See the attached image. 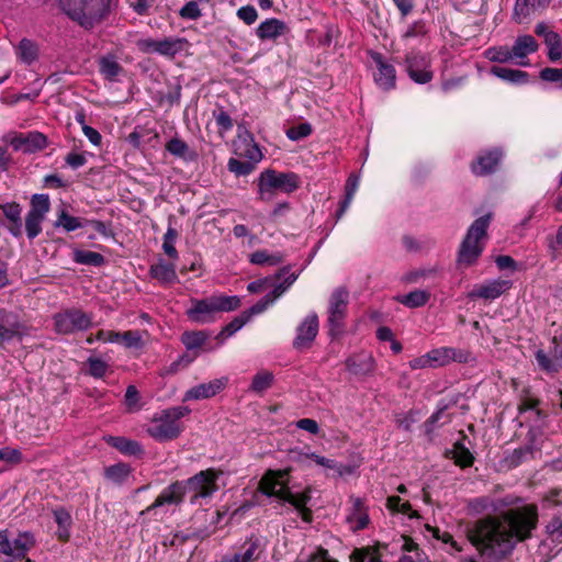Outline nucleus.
Returning <instances> with one entry per match:
<instances>
[{
  "instance_id": "1",
  "label": "nucleus",
  "mask_w": 562,
  "mask_h": 562,
  "mask_svg": "<svg viewBox=\"0 0 562 562\" xmlns=\"http://www.w3.org/2000/svg\"><path fill=\"white\" fill-rule=\"evenodd\" d=\"M537 524V507L524 506L481 518L468 526L465 533L482 557L501 560L509 555L518 542L530 538Z\"/></svg>"
},
{
  "instance_id": "2",
  "label": "nucleus",
  "mask_w": 562,
  "mask_h": 562,
  "mask_svg": "<svg viewBox=\"0 0 562 562\" xmlns=\"http://www.w3.org/2000/svg\"><path fill=\"white\" fill-rule=\"evenodd\" d=\"M222 474V471L211 468L188 480L171 483L161 491L151 505L140 512V516L161 519L166 514L165 506L181 504L186 494H190L191 504H195L200 498L211 497L218 490L216 482Z\"/></svg>"
},
{
  "instance_id": "3",
  "label": "nucleus",
  "mask_w": 562,
  "mask_h": 562,
  "mask_svg": "<svg viewBox=\"0 0 562 562\" xmlns=\"http://www.w3.org/2000/svg\"><path fill=\"white\" fill-rule=\"evenodd\" d=\"M288 470H268L259 482V491L267 496H276L283 502L293 505L302 515L303 519H311V510L306 508L308 503L310 488L299 495H294L286 486Z\"/></svg>"
},
{
  "instance_id": "4",
  "label": "nucleus",
  "mask_w": 562,
  "mask_h": 562,
  "mask_svg": "<svg viewBox=\"0 0 562 562\" xmlns=\"http://www.w3.org/2000/svg\"><path fill=\"white\" fill-rule=\"evenodd\" d=\"M65 14L81 27L90 30L109 13L110 0H59Z\"/></svg>"
},
{
  "instance_id": "5",
  "label": "nucleus",
  "mask_w": 562,
  "mask_h": 562,
  "mask_svg": "<svg viewBox=\"0 0 562 562\" xmlns=\"http://www.w3.org/2000/svg\"><path fill=\"white\" fill-rule=\"evenodd\" d=\"M492 214L476 218L469 227L457 255V263L464 268L475 265L484 250L483 239L487 236V228Z\"/></svg>"
},
{
  "instance_id": "6",
  "label": "nucleus",
  "mask_w": 562,
  "mask_h": 562,
  "mask_svg": "<svg viewBox=\"0 0 562 562\" xmlns=\"http://www.w3.org/2000/svg\"><path fill=\"white\" fill-rule=\"evenodd\" d=\"M299 278L297 273L290 274L283 283L277 285L273 291L267 293L262 299H260L256 304H254L249 310L245 311L239 316L235 317L231 323H228L217 335V339H225L233 336L236 331H238L254 315H258L265 312L270 305H272L279 297H281L290 286L296 281Z\"/></svg>"
},
{
  "instance_id": "7",
  "label": "nucleus",
  "mask_w": 562,
  "mask_h": 562,
  "mask_svg": "<svg viewBox=\"0 0 562 562\" xmlns=\"http://www.w3.org/2000/svg\"><path fill=\"white\" fill-rule=\"evenodd\" d=\"M239 304L240 300L236 295H213L203 300H193L187 314L192 322L205 324L214 319L215 313L235 311Z\"/></svg>"
},
{
  "instance_id": "8",
  "label": "nucleus",
  "mask_w": 562,
  "mask_h": 562,
  "mask_svg": "<svg viewBox=\"0 0 562 562\" xmlns=\"http://www.w3.org/2000/svg\"><path fill=\"white\" fill-rule=\"evenodd\" d=\"M190 408L187 406H177L168 408L151 422L147 428L150 437L158 441H166L177 438L181 432L179 419L187 416Z\"/></svg>"
},
{
  "instance_id": "9",
  "label": "nucleus",
  "mask_w": 562,
  "mask_h": 562,
  "mask_svg": "<svg viewBox=\"0 0 562 562\" xmlns=\"http://www.w3.org/2000/svg\"><path fill=\"white\" fill-rule=\"evenodd\" d=\"M300 177L294 172H278L267 169L258 179L259 198L270 200L277 191L292 193L300 187Z\"/></svg>"
},
{
  "instance_id": "10",
  "label": "nucleus",
  "mask_w": 562,
  "mask_h": 562,
  "mask_svg": "<svg viewBox=\"0 0 562 562\" xmlns=\"http://www.w3.org/2000/svg\"><path fill=\"white\" fill-rule=\"evenodd\" d=\"M91 324V315L76 307L63 310L54 315L55 330L61 335L87 330Z\"/></svg>"
},
{
  "instance_id": "11",
  "label": "nucleus",
  "mask_w": 562,
  "mask_h": 562,
  "mask_svg": "<svg viewBox=\"0 0 562 562\" xmlns=\"http://www.w3.org/2000/svg\"><path fill=\"white\" fill-rule=\"evenodd\" d=\"M348 303L349 292L346 288L340 286L331 292L327 310L330 335H336L342 329Z\"/></svg>"
},
{
  "instance_id": "12",
  "label": "nucleus",
  "mask_w": 562,
  "mask_h": 562,
  "mask_svg": "<svg viewBox=\"0 0 562 562\" xmlns=\"http://www.w3.org/2000/svg\"><path fill=\"white\" fill-rule=\"evenodd\" d=\"M26 333L27 327L16 313L0 308V349L14 340L21 341Z\"/></svg>"
},
{
  "instance_id": "13",
  "label": "nucleus",
  "mask_w": 562,
  "mask_h": 562,
  "mask_svg": "<svg viewBox=\"0 0 562 562\" xmlns=\"http://www.w3.org/2000/svg\"><path fill=\"white\" fill-rule=\"evenodd\" d=\"M513 286L510 280L505 279H488L483 283L475 284L468 293L470 300L483 299L485 301H493L508 292Z\"/></svg>"
},
{
  "instance_id": "14",
  "label": "nucleus",
  "mask_w": 562,
  "mask_h": 562,
  "mask_svg": "<svg viewBox=\"0 0 562 562\" xmlns=\"http://www.w3.org/2000/svg\"><path fill=\"white\" fill-rule=\"evenodd\" d=\"M7 142L14 150H22L23 153H34L47 146V137L40 132L13 133L7 137Z\"/></svg>"
},
{
  "instance_id": "15",
  "label": "nucleus",
  "mask_w": 562,
  "mask_h": 562,
  "mask_svg": "<svg viewBox=\"0 0 562 562\" xmlns=\"http://www.w3.org/2000/svg\"><path fill=\"white\" fill-rule=\"evenodd\" d=\"M406 70L409 78L418 83L425 85L431 81L434 74L430 69V61L420 54H409L406 56Z\"/></svg>"
},
{
  "instance_id": "16",
  "label": "nucleus",
  "mask_w": 562,
  "mask_h": 562,
  "mask_svg": "<svg viewBox=\"0 0 562 562\" xmlns=\"http://www.w3.org/2000/svg\"><path fill=\"white\" fill-rule=\"evenodd\" d=\"M318 333V317L315 313L307 315L296 329L293 341L295 349H305L311 346Z\"/></svg>"
},
{
  "instance_id": "17",
  "label": "nucleus",
  "mask_w": 562,
  "mask_h": 562,
  "mask_svg": "<svg viewBox=\"0 0 562 562\" xmlns=\"http://www.w3.org/2000/svg\"><path fill=\"white\" fill-rule=\"evenodd\" d=\"M227 383V379L221 378L210 381L207 383H202L189 389L183 396V401H199L204 398H210L216 395L220 391H222Z\"/></svg>"
},
{
  "instance_id": "18",
  "label": "nucleus",
  "mask_w": 562,
  "mask_h": 562,
  "mask_svg": "<svg viewBox=\"0 0 562 562\" xmlns=\"http://www.w3.org/2000/svg\"><path fill=\"white\" fill-rule=\"evenodd\" d=\"M289 31L288 25L282 20L270 18L262 21L256 29V36L261 42H276L280 36Z\"/></svg>"
},
{
  "instance_id": "19",
  "label": "nucleus",
  "mask_w": 562,
  "mask_h": 562,
  "mask_svg": "<svg viewBox=\"0 0 562 562\" xmlns=\"http://www.w3.org/2000/svg\"><path fill=\"white\" fill-rule=\"evenodd\" d=\"M36 544L35 537L30 531H21L11 540V561H22L26 558L27 552Z\"/></svg>"
},
{
  "instance_id": "20",
  "label": "nucleus",
  "mask_w": 562,
  "mask_h": 562,
  "mask_svg": "<svg viewBox=\"0 0 562 562\" xmlns=\"http://www.w3.org/2000/svg\"><path fill=\"white\" fill-rule=\"evenodd\" d=\"M376 63L378 71L374 74L376 85L383 90H391L395 87L396 71L395 68L383 61L380 54L373 56Z\"/></svg>"
},
{
  "instance_id": "21",
  "label": "nucleus",
  "mask_w": 562,
  "mask_h": 562,
  "mask_svg": "<svg viewBox=\"0 0 562 562\" xmlns=\"http://www.w3.org/2000/svg\"><path fill=\"white\" fill-rule=\"evenodd\" d=\"M427 358L430 361L431 368L446 366L450 361H467V357L462 351L449 347L434 349L427 352Z\"/></svg>"
},
{
  "instance_id": "22",
  "label": "nucleus",
  "mask_w": 562,
  "mask_h": 562,
  "mask_svg": "<svg viewBox=\"0 0 562 562\" xmlns=\"http://www.w3.org/2000/svg\"><path fill=\"white\" fill-rule=\"evenodd\" d=\"M502 158V153L498 149L490 150L480 155L472 164V171L476 176H486L495 171Z\"/></svg>"
},
{
  "instance_id": "23",
  "label": "nucleus",
  "mask_w": 562,
  "mask_h": 562,
  "mask_svg": "<svg viewBox=\"0 0 562 562\" xmlns=\"http://www.w3.org/2000/svg\"><path fill=\"white\" fill-rule=\"evenodd\" d=\"M293 272H291L292 274ZM290 276V267L281 268L274 276L266 277L262 279L255 280L247 285V290L250 293H260L268 288H274L284 282V280Z\"/></svg>"
},
{
  "instance_id": "24",
  "label": "nucleus",
  "mask_w": 562,
  "mask_h": 562,
  "mask_svg": "<svg viewBox=\"0 0 562 562\" xmlns=\"http://www.w3.org/2000/svg\"><path fill=\"white\" fill-rule=\"evenodd\" d=\"M150 276L162 284H171L178 281L176 266L160 259L149 270Z\"/></svg>"
},
{
  "instance_id": "25",
  "label": "nucleus",
  "mask_w": 562,
  "mask_h": 562,
  "mask_svg": "<svg viewBox=\"0 0 562 562\" xmlns=\"http://www.w3.org/2000/svg\"><path fill=\"white\" fill-rule=\"evenodd\" d=\"M352 509L347 520L352 525L353 530H362L369 525V515L363 501L359 497H352Z\"/></svg>"
},
{
  "instance_id": "26",
  "label": "nucleus",
  "mask_w": 562,
  "mask_h": 562,
  "mask_svg": "<svg viewBox=\"0 0 562 562\" xmlns=\"http://www.w3.org/2000/svg\"><path fill=\"white\" fill-rule=\"evenodd\" d=\"M189 47V42L184 37H165L159 40L158 54L168 58H173Z\"/></svg>"
},
{
  "instance_id": "27",
  "label": "nucleus",
  "mask_w": 562,
  "mask_h": 562,
  "mask_svg": "<svg viewBox=\"0 0 562 562\" xmlns=\"http://www.w3.org/2000/svg\"><path fill=\"white\" fill-rule=\"evenodd\" d=\"M551 0H516L514 15L518 22L527 18L532 12L544 9Z\"/></svg>"
},
{
  "instance_id": "28",
  "label": "nucleus",
  "mask_w": 562,
  "mask_h": 562,
  "mask_svg": "<svg viewBox=\"0 0 562 562\" xmlns=\"http://www.w3.org/2000/svg\"><path fill=\"white\" fill-rule=\"evenodd\" d=\"M166 150L172 156L181 158L186 161H193L198 155L194 150L190 149L189 145L179 137H172L165 146Z\"/></svg>"
},
{
  "instance_id": "29",
  "label": "nucleus",
  "mask_w": 562,
  "mask_h": 562,
  "mask_svg": "<svg viewBox=\"0 0 562 562\" xmlns=\"http://www.w3.org/2000/svg\"><path fill=\"white\" fill-rule=\"evenodd\" d=\"M53 516L58 526L57 538L61 541H68L72 525L70 513L64 507H57L53 510Z\"/></svg>"
},
{
  "instance_id": "30",
  "label": "nucleus",
  "mask_w": 562,
  "mask_h": 562,
  "mask_svg": "<svg viewBox=\"0 0 562 562\" xmlns=\"http://www.w3.org/2000/svg\"><path fill=\"white\" fill-rule=\"evenodd\" d=\"M106 442L113 448L117 449L120 452L127 456H140L144 452L139 442L127 439L125 437L110 436L106 439Z\"/></svg>"
},
{
  "instance_id": "31",
  "label": "nucleus",
  "mask_w": 562,
  "mask_h": 562,
  "mask_svg": "<svg viewBox=\"0 0 562 562\" xmlns=\"http://www.w3.org/2000/svg\"><path fill=\"white\" fill-rule=\"evenodd\" d=\"M538 43L531 35H520L516 38L512 49L514 58H525L538 50Z\"/></svg>"
},
{
  "instance_id": "32",
  "label": "nucleus",
  "mask_w": 562,
  "mask_h": 562,
  "mask_svg": "<svg viewBox=\"0 0 562 562\" xmlns=\"http://www.w3.org/2000/svg\"><path fill=\"white\" fill-rule=\"evenodd\" d=\"M346 367L353 374H367L373 369V359L367 353L356 355L347 359Z\"/></svg>"
},
{
  "instance_id": "33",
  "label": "nucleus",
  "mask_w": 562,
  "mask_h": 562,
  "mask_svg": "<svg viewBox=\"0 0 562 562\" xmlns=\"http://www.w3.org/2000/svg\"><path fill=\"white\" fill-rule=\"evenodd\" d=\"M430 292L427 290H414L407 294L396 296V301L408 308H417L426 305L430 300Z\"/></svg>"
},
{
  "instance_id": "34",
  "label": "nucleus",
  "mask_w": 562,
  "mask_h": 562,
  "mask_svg": "<svg viewBox=\"0 0 562 562\" xmlns=\"http://www.w3.org/2000/svg\"><path fill=\"white\" fill-rule=\"evenodd\" d=\"M238 550L247 562H256L263 553L265 547L259 538L250 537L238 548Z\"/></svg>"
},
{
  "instance_id": "35",
  "label": "nucleus",
  "mask_w": 562,
  "mask_h": 562,
  "mask_svg": "<svg viewBox=\"0 0 562 562\" xmlns=\"http://www.w3.org/2000/svg\"><path fill=\"white\" fill-rule=\"evenodd\" d=\"M491 74L512 83H526L528 81V74L518 69L494 66L491 68Z\"/></svg>"
},
{
  "instance_id": "36",
  "label": "nucleus",
  "mask_w": 562,
  "mask_h": 562,
  "mask_svg": "<svg viewBox=\"0 0 562 562\" xmlns=\"http://www.w3.org/2000/svg\"><path fill=\"white\" fill-rule=\"evenodd\" d=\"M100 74L109 81H116L123 67L112 56H104L99 61Z\"/></svg>"
},
{
  "instance_id": "37",
  "label": "nucleus",
  "mask_w": 562,
  "mask_h": 562,
  "mask_svg": "<svg viewBox=\"0 0 562 562\" xmlns=\"http://www.w3.org/2000/svg\"><path fill=\"white\" fill-rule=\"evenodd\" d=\"M131 472L132 469L127 463L120 462L105 468L104 475L109 481L115 484H122L127 480Z\"/></svg>"
},
{
  "instance_id": "38",
  "label": "nucleus",
  "mask_w": 562,
  "mask_h": 562,
  "mask_svg": "<svg viewBox=\"0 0 562 562\" xmlns=\"http://www.w3.org/2000/svg\"><path fill=\"white\" fill-rule=\"evenodd\" d=\"M236 153L254 162L256 166L262 158V154L257 144L254 143L252 138H245L240 145H237Z\"/></svg>"
},
{
  "instance_id": "39",
  "label": "nucleus",
  "mask_w": 562,
  "mask_h": 562,
  "mask_svg": "<svg viewBox=\"0 0 562 562\" xmlns=\"http://www.w3.org/2000/svg\"><path fill=\"white\" fill-rule=\"evenodd\" d=\"M74 261L79 265L100 267L104 263V257L95 251L76 249L74 251Z\"/></svg>"
},
{
  "instance_id": "40",
  "label": "nucleus",
  "mask_w": 562,
  "mask_h": 562,
  "mask_svg": "<svg viewBox=\"0 0 562 562\" xmlns=\"http://www.w3.org/2000/svg\"><path fill=\"white\" fill-rule=\"evenodd\" d=\"M281 252L269 254L267 250H257L250 255V262L259 266H277L283 261Z\"/></svg>"
},
{
  "instance_id": "41",
  "label": "nucleus",
  "mask_w": 562,
  "mask_h": 562,
  "mask_svg": "<svg viewBox=\"0 0 562 562\" xmlns=\"http://www.w3.org/2000/svg\"><path fill=\"white\" fill-rule=\"evenodd\" d=\"M55 227H63L66 232H74L85 226V221L80 217L70 215L67 211L60 210L57 220L54 224Z\"/></svg>"
},
{
  "instance_id": "42",
  "label": "nucleus",
  "mask_w": 562,
  "mask_h": 562,
  "mask_svg": "<svg viewBox=\"0 0 562 562\" xmlns=\"http://www.w3.org/2000/svg\"><path fill=\"white\" fill-rule=\"evenodd\" d=\"M37 53L36 44L27 38H23L16 47L19 58L27 65L32 64L37 58Z\"/></svg>"
},
{
  "instance_id": "43",
  "label": "nucleus",
  "mask_w": 562,
  "mask_h": 562,
  "mask_svg": "<svg viewBox=\"0 0 562 562\" xmlns=\"http://www.w3.org/2000/svg\"><path fill=\"white\" fill-rule=\"evenodd\" d=\"M207 339V334L202 330L186 331L182 334L181 341L188 350H194L204 345Z\"/></svg>"
},
{
  "instance_id": "44",
  "label": "nucleus",
  "mask_w": 562,
  "mask_h": 562,
  "mask_svg": "<svg viewBox=\"0 0 562 562\" xmlns=\"http://www.w3.org/2000/svg\"><path fill=\"white\" fill-rule=\"evenodd\" d=\"M312 460L315 461L316 464L334 470L339 476H342L344 474H350L351 469L347 465L338 464L334 460L318 456L316 453H311L307 456Z\"/></svg>"
},
{
  "instance_id": "45",
  "label": "nucleus",
  "mask_w": 562,
  "mask_h": 562,
  "mask_svg": "<svg viewBox=\"0 0 562 562\" xmlns=\"http://www.w3.org/2000/svg\"><path fill=\"white\" fill-rule=\"evenodd\" d=\"M272 382L273 374L271 372L260 371L254 376L250 390L261 394L272 385Z\"/></svg>"
},
{
  "instance_id": "46",
  "label": "nucleus",
  "mask_w": 562,
  "mask_h": 562,
  "mask_svg": "<svg viewBox=\"0 0 562 562\" xmlns=\"http://www.w3.org/2000/svg\"><path fill=\"white\" fill-rule=\"evenodd\" d=\"M469 509L473 514H483L486 512H494L496 510L495 502L487 496H481L473 498L469 502Z\"/></svg>"
},
{
  "instance_id": "47",
  "label": "nucleus",
  "mask_w": 562,
  "mask_h": 562,
  "mask_svg": "<svg viewBox=\"0 0 562 562\" xmlns=\"http://www.w3.org/2000/svg\"><path fill=\"white\" fill-rule=\"evenodd\" d=\"M44 218L45 217L27 212L25 216V232L29 239L32 240L41 234Z\"/></svg>"
},
{
  "instance_id": "48",
  "label": "nucleus",
  "mask_w": 562,
  "mask_h": 562,
  "mask_svg": "<svg viewBox=\"0 0 562 562\" xmlns=\"http://www.w3.org/2000/svg\"><path fill=\"white\" fill-rule=\"evenodd\" d=\"M548 46V57L551 61H557L562 57V41L561 36L555 32L550 34L544 41Z\"/></svg>"
},
{
  "instance_id": "49",
  "label": "nucleus",
  "mask_w": 562,
  "mask_h": 562,
  "mask_svg": "<svg viewBox=\"0 0 562 562\" xmlns=\"http://www.w3.org/2000/svg\"><path fill=\"white\" fill-rule=\"evenodd\" d=\"M50 207L49 198L46 194H34L31 200L29 213L45 217Z\"/></svg>"
},
{
  "instance_id": "50",
  "label": "nucleus",
  "mask_w": 562,
  "mask_h": 562,
  "mask_svg": "<svg viewBox=\"0 0 562 562\" xmlns=\"http://www.w3.org/2000/svg\"><path fill=\"white\" fill-rule=\"evenodd\" d=\"M536 361L539 368L547 373H557L560 370L559 363L551 359L542 349H539L535 353Z\"/></svg>"
},
{
  "instance_id": "51",
  "label": "nucleus",
  "mask_w": 562,
  "mask_h": 562,
  "mask_svg": "<svg viewBox=\"0 0 562 562\" xmlns=\"http://www.w3.org/2000/svg\"><path fill=\"white\" fill-rule=\"evenodd\" d=\"M453 459L456 463L462 468L472 465L474 458L470 450L462 443L457 442L453 447Z\"/></svg>"
},
{
  "instance_id": "52",
  "label": "nucleus",
  "mask_w": 562,
  "mask_h": 562,
  "mask_svg": "<svg viewBox=\"0 0 562 562\" xmlns=\"http://www.w3.org/2000/svg\"><path fill=\"white\" fill-rule=\"evenodd\" d=\"M485 56L487 59L494 63H508L514 59L512 49L505 46L491 47L486 49Z\"/></svg>"
},
{
  "instance_id": "53",
  "label": "nucleus",
  "mask_w": 562,
  "mask_h": 562,
  "mask_svg": "<svg viewBox=\"0 0 562 562\" xmlns=\"http://www.w3.org/2000/svg\"><path fill=\"white\" fill-rule=\"evenodd\" d=\"M227 168L231 172H233L234 175L239 177V176H248L249 173H251L255 170L256 166L254 165V162H250L248 160L241 161L236 158H231L227 162Z\"/></svg>"
},
{
  "instance_id": "54",
  "label": "nucleus",
  "mask_w": 562,
  "mask_h": 562,
  "mask_svg": "<svg viewBox=\"0 0 562 562\" xmlns=\"http://www.w3.org/2000/svg\"><path fill=\"white\" fill-rule=\"evenodd\" d=\"M177 237V231L173 227L169 226L164 235L162 249L165 254L172 259H178V251L175 247V241Z\"/></svg>"
},
{
  "instance_id": "55",
  "label": "nucleus",
  "mask_w": 562,
  "mask_h": 562,
  "mask_svg": "<svg viewBox=\"0 0 562 562\" xmlns=\"http://www.w3.org/2000/svg\"><path fill=\"white\" fill-rule=\"evenodd\" d=\"M438 273L437 267L420 268L406 273L403 281L406 283H417L420 279L432 278Z\"/></svg>"
},
{
  "instance_id": "56",
  "label": "nucleus",
  "mask_w": 562,
  "mask_h": 562,
  "mask_svg": "<svg viewBox=\"0 0 562 562\" xmlns=\"http://www.w3.org/2000/svg\"><path fill=\"white\" fill-rule=\"evenodd\" d=\"M87 364L89 367L88 373L97 379H101L105 375L108 371V363L100 358L90 357L87 360Z\"/></svg>"
},
{
  "instance_id": "57",
  "label": "nucleus",
  "mask_w": 562,
  "mask_h": 562,
  "mask_svg": "<svg viewBox=\"0 0 562 562\" xmlns=\"http://www.w3.org/2000/svg\"><path fill=\"white\" fill-rule=\"evenodd\" d=\"M121 342L126 348H140L143 347L142 335L138 330H127L120 333Z\"/></svg>"
},
{
  "instance_id": "58",
  "label": "nucleus",
  "mask_w": 562,
  "mask_h": 562,
  "mask_svg": "<svg viewBox=\"0 0 562 562\" xmlns=\"http://www.w3.org/2000/svg\"><path fill=\"white\" fill-rule=\"evenodd\" d=\"M179 15L184 20H198L202 15L198 1L192 0L187 2L179 10Z\"/></svg>"
},
{
  "instance_id": "59",
  "label": "nucleus",
  "mask_w": 562,
  "mask_h": 562,
  "mask_svg": "<svg viewBox=\"0 0 562 562\" xmlns=\"http://www.w3.org/2000/svg\"><path fill=\"white\" fill-rule=\"evenodd\" d=\"M312 133V126L308 123H302L292 126L286 131V136L292 140H299L307 137Z\"/></svg>"
},
{
  "instance_id": "60",
  "label": "nucleus",
  "mask_w": 562,
  "mask_h": 562,
  "mask_svg": "<svg viewBox=\"0 0 562 562\" xmlns=\"http://www.w3.org/2000/svg\"><path fill=\"white\" fill-rule=\"evenodd\" d=\"M0 210L9 221L21 218L22 207L16 202H4L0 204Z\"/></svg>"
},
{
  "instance_id": "61",
  "label": "nucleus",
  "mask_w": 562,
  "mask_h": 562,
  "mask_svg": "<svg viewBox=\"0 0 562 562\" xmlns=\"http://www.w3.org/2000/svg\"><path fill=\"white\" fill-rule=\"evenodd\" d=\"M448 408L447 404L439 405L437 412H435L427 420L430 426L445 425L451 420L450 416L446 414Z\"/></svg>"
},
{
  "instance_id": "62",
  "label": "nucleus",
  "mask_w": 562,
  "mask_h": 562,
  "mask_svg": "<svg viewBox=\"0 0 562 562\" xmlns=\"http://www.w3.org/2000/svg\"><path fill=\"white\" fill-rule=\"evenodd\" d=\"M23 460L22 452L14 448H2L0 449V461H5L12 464H19Z\"/></svg>"
},
{
  "instance_id": "63",
  "label": "nucleus",
  "mask_w": 562,
  "mask_h": 562,
  "mask_svg": "<svg viewBox=\"0 0 562 562\" xmlns=\"http://www.w3.org/2000/svg\"><path fill=\"white\" fill-rule=\"evenodd\" d=\"M236 14L238 19L247 25L254 24L258 19L257 10L252 5H245L239 8Z\"/></svg>"
},
{
  "instance_id": "64",
  "label": "nucleus",
  "mask_w": 562,
  "mask_h": 562,
  "mask_svg": "<svg viewBox=\"0 0 562 562\" xmlns=\"http://www.w3.org/2000/svg\"><path fill=\"white\" fill-rule=\"evenodd\" d=\"M540 78L549 82H559L562 87V68L547 67L540 71Z\"/></svg>"
}]
</instances>
